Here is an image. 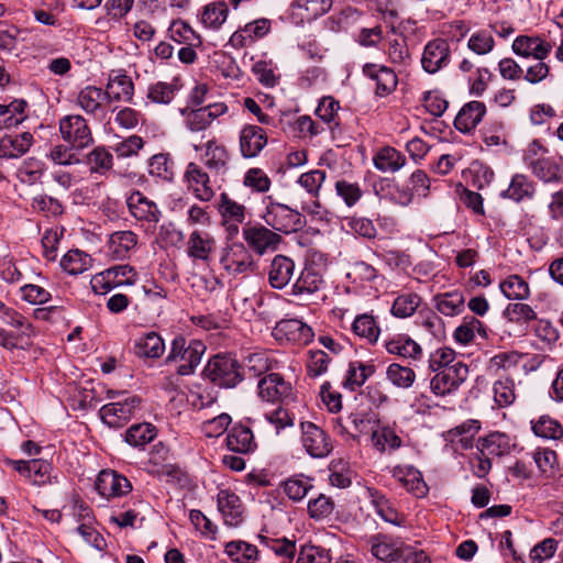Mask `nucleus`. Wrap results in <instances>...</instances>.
Masks as SVG:
<instances>
[{"label": "nucleus", "instance_id": "f257e3e1", "mask_svg": "<svg viewBox=\"0 0 563 563\" xmlns=\"http://www.w3.org/2000/svg\"><path fill=\"white\" fill-rule=\"evenodd\" d=\"M205 351L206 345L200 340L176 336L172 341L166 363H177L179 375H190L200 364Z\"/></svg>", "mask_w": 563, "mask_h": 563}, {"label": "nucleus", "instance_id": "f03ea898", "mask_svg": "<svg viewBox=\"0 0 563 563\" xmlns=\"http://www.w3.org/2000/svg\"><path fill=\"white\" fill-rule=\"evenodd\" d=\"M206 377L214 385L235 387L243 378L238 361L231 356L216 355L205 367Z\"/></svg>", "mask_w": 563, "mask_h": 563}, {"label": "nucleus", "instance_id": "7ed1b4c3", "mask_svg": "<svg viewBox=\"0 0 563 563\" xmlns=\"http://www.w3.org/2000/svg\"><path fill=\"white\" fill-rule=\"evenodd\" d=\"M58 129L62 139L76 150H84L93 142L87 120L79 114H68L59 120Z\"/></svg>", "mask_w": 563, "mask_h": 563}, {"label": "nucleus", "instance_id": "20e7f679", "mask_svg": "<svg viewBox=\"0 0 563 563\" xmlns=\"http://www.w3.org/2000/svg\"><path fill=\"white\" fill-rule=\"evenodd\" d=\"M140 404L141 398L139 396L129 395L122 400L102 406L99 413L102 421L110 428H121L135 415Z\"/></svg>", "mask_w": 563, "mask_h": 563}, {"label": "nucleus", "instance_id": "39448f33", "mask_svg": "<svg viewBox=\"0 0 563 563\" xmlns=\"http://www.w3.org/2000/svg\"><path fill=\"white\" fill-rule=\"evenodd\" d=\"M257 394L262 400L273 404H288L295 399L291 384L277 373H271L258 380Z\"/></svg>", "mask_w": 563, "mask_h": 563}, {"label": "nucleus", "instance_id": "423d86ee", "mask_svg": "<svg viewBox=\"0 0 563 563\" xmlns=\"http://www.w3.org/2000/svg\"><path fill=\"white\" fill-rule=\"evenodd\" d=\"M467 376L468 367L462 362H456L454 366L435 372L430 382L431 391L437 396L450 395L460 388Z\"/></svg>", "mask_w": 563, "mask_h": 563}, {"label": "nucleus", "instance_id": "0eeeda50", "mask_svg": "<svg viewBox=\"0 0 563 563\" xmlns=\"http://www.w3.org/2000/svg\"><path fill=\"white\" fill-rule=\"evenodd\" d=\"M301 443L306 452L314 459H322L332 451V444L328 434L317 424L301 422Z\"/></svg>", "mask_w": 563, "mask_h": 563}, {"label": "nucleus", "instance_id": "6e6552de", "mask_svg": "<svg viewBox=\"0 0 563 563\" xmlns=\"http://www.w3.org/2000/svg\"><path fill=\"white\" fill-rule=\"evenodd\" d=\"M196 152L202 151L201 161L213 174L222 175L229 169L230 154L227 147L216 139L208 140L205 144H192Z\"/></svg>", "mask_w": 563, "mask_h": 563}, {"label": "nucleus", "instance_id": "1a4fd4ad", "mask_svg": "<svg viewBox=\"0 0 563 563\" xmlns=\"http://www.w3.org/2000/svg\"><path fill=\"white\" fill-rule=\"evenodd\" d=\"M272 333L277 341H287L296 344H308L313 338L312 329L295 318L278 321Z\"/></svg>", "mask_w": 563, "mask_h": 563}, {"label": "nucleus", "instance_id": "9d476101", "mask_svg": "<svg viewBox=\"0 0 563 563\" xmlns=\"http://www.w3.org/2000/svg\"><path fill=\"white\" fill-rule=\"evenodd\" d=\"M450 62V46L443 38L430 41L423 49L421 65L429 74H435Z\"/></svg>", "mask_w": 563, "mask_h": 563}, {"label": "nucleus", "instance_id": "9b49d317", "mask_svg": "<svg viewBox=\"0 0 563 563\" xmlns=\"http://www.w3.org/2000/svg\"><path fill=\"white\" fill-rule=\"evenodd\" d=\"M97 492L106 498H114L131 492L129 479L114 471H101L96 481Z\"/></svg>", "mask_w": 563, "mask_h": 563}, {"label": "nucleus", "instance_id": "f8f14e48", "mask_svg": "<svg viewBox=\"0 0 563 563\" xmlns=\"http://www.w3.org/2000/svg\"><path fill=\"white\" fill-rule=\"evenodd\" d=\"M217 501L218 509L227 526L238 527L243 521L244 506L235 493L221 489L218 493Z\"/></svg>", "mask_w": 563, "mask_h": 563}, {"label": "nucleus", "instance_id": "ddd939ff", "mask_svg": "<svg viewBox=\"0 0 563 563\" xmlns=\"http://www.w3.org/2000/svg\"><path fill=\"white\" fill-rule=\"evenodd\" d=\"M393 477L400 485L416 497H423L428 487L423 481L422 474L416 467L410 465H396L390 471Z\"/></svg>", "mask_w": 563, "mask_h": 563}, {"label": "nucleus", "instance_id": "4468645a", "mask_svg": "<svg viewBox=\"0 0 563 563\" xmlns=\"http://www.w3.org/2000/svg\"><path fill=\"white\" fill-rule=\"evenodd\" d=\"M185 180L198 199L209 201L213 197L214 192L210 184V177L198 164L189 163L187 165Z\"/></svg>", "mask_w": 563, "mask_h": 563}, {"label": "nucleus", "instance_id": "2eb2a0df", "mask_svg": "<svg viewBox=\"0 0 563 563\" xmlns=\"http://www.w3.org/2000/svg\"><path fill=\"white\" fill-rule=\"evenodd\" d=\"M266 222L277 231L289 233L300 224V214L284 205L272 203L267 208Z\"/></svg>", "mask_w": 563, "mask_h": 563}, {"label": "nucleus", "instance_id": "dca6fc26", "mask_svg": "<svg viewBox=\"0 0 563 563\" xmlns=\"http://www.w3.org/2000/svg\"><path fill=\"white\" fill-rule=\"evenodd\" d=\"M267 144V134L261 126L245 125L240 132V151L244 158L256 157Z\"/></svg>", "mask_w": 563, "mask_h": 563}, {"label": "nucleus", "instance_id": "f3484780", "mask_svg": "<svg viewBox=\"0 0 563 563\" xmlns=\"http://www.w3.org/2000/svg\"><path fill=\"white\" fill-rule=\"evenodd\" d=\"M271 29V22L267 19H258L245 26L236 30L229 40V44L234 48H243L251 45L255 40L265 36Z\"/></svg>", "mask_w": 563, "mask_h": 563}, {"label": "nucleus", "instance_id": "a211bd4d", "mask_svg": "<svg viewBox=\"0 0 563 563\" xmlns=\"http://www.w3.org/2000/svg\"><path fill=\"white\" fill-rule=\"evenodd\" d=\"M225 442L230 451L239 454L253 453L257 448L251 428L240 423L234 424L228 431Z\"/></svg>", "mask_w": 563, "mask_h": 563}, {"label": "nucleus", "instance_id": "6ab92c4d", "mask_svg": "<svg viewBox=\"0 0 563 563\" xmlns=\"http://www.w3.org/2000/svg\"><path fill=\"white\" fill-rule=\"evenodd\" d=\"M126 205L131 214L137 220L147 222L159 220L161 211L157 205L139 190L133 191L128 197Z\"/></svg>", "mask_w": 563, "mask_h": 563}, {"label": "nucleus", "instance_id": "aec40b11", "mask_svg": "<svg viewBox=\"0 0 563 563\" xmlns=\"http://www.w3.org/2000/svg\"><path fill=\"white\" fill-rule=\"evenodd\" d=\"M363 73L376 84L375 92L378 96H387L393 92L397 86L398 79L395 71L386 66L366 64Z\"/></svg>", "mask_w": 563, "mask_h": 563}, {"label": "nucleus", "instance_id": "412c9836", "mask_svg": "<svg viewBox=\"0 0 563 563\" xmlns=\"http://www.w3.org/2000/svg\"><path fill=\"white\" fill-rule=\"evenodd\" d=\"M512 445L506 433L495 431L486 437L478 438L476 450L485 456L495 457L508 454Z\"/></svg>", "mask_w": 563, "mask_h": 563}, {"label": "nucleus", "instance_id": "4be33fe9", "mask_svg": "<svg viewBox=\"0 0 563 563\" xmlns=\"http://www.w3.org/2000/svg\"><path fill=\"white\" fill-rule=\"evenodd\" d=\"M512 49L519 56H533L537 60H543L550 54L552 46L539 37L520 35L514 41Z\"/></svg>", "mask_w": 563, "mask_h": 563}, {"label": "nucleus", "instance_id": "5701e85b", "mask_svg": "<svg viewBox=\"0 0 563 563\" xmlns=\"http://www.w3.org/2000/svg\"><path fill=\"white\" fill-rule=\"evenodd\" d=\"M486 106L481 101H471L462 107L454 119V126L462 133H468L482 121Z\"/></svg>", "mask_w": 563, "mask_h": 563}, {"label": "nucleus", "instance_id": "b1692460", "mask_svg": "<svg viewBox=\"0 0 563 563\" xmlns=\"http://www.w3.org/2000/svg\"><path fill=\"white\" fill-rule=\"evenodd\" d=\"M385 349L389 354L412 361L422 357V347L407 334H397L385 341Z\"/></svg>", "mask_w": 563, "mask_h": 563}, {"label": "nucleus", "instance_id": "393cba45", "mask_svg": "<svg viewBox=\"0 0 563 563\" xmlns=\"http://www.w3.org/2000/svg\"><path fill=\"white\" fill-rule=\"evenodd\" d=\"M366 545L373 556L380 561H396L400 542H395L385 534H375L366 539Z\"/></svg>", "mask_w": 563, "mask_h": 563}, {"label": "nucleus", "instance_id": "a878e982", "mask_svg": "<svg viewBox=\"0 0 563 563\" xmlns=\"http://www.w3.org/2000/svg\"><path fill=\"white\" fill-rule=\"evenodd\" d=\"M33 143V135L23 132L16 135H4L0 140V157L18 158L24 155Z\"/></svg>", "mask_w": 563, "mask_h": 563}, {"label": "nucleus", "instance_id": "bb28decb", "mask_svg": "<svg viewBox=\"0 0 563 563\" xmlns=\"http://www.w3.org/2000/svg\"><path fill=\"white\" fill-rule=\"evenodd\" d=\"M104 101H108L107 93L96 86H87L82 88L76 97V104L87 114L91 115H97L102 111V104Z\"/></svg>", "mask_w": 563, "mask_h": 563}, {"label": "nucleus", "instance_id": "cd10ccee", "mask_svg": "<svg viewBox=\"0 0 563 563\" xmlns=\"http://www.w3.org/2000/svg\"><path fill=\"white\" fill-rule=\"evenodd\" d=\"M108 102L111 101H123L131 102L134 93V85L128 75H117L110 77L106 86Z\"/></svg>", "mask_w": 563, "mask_h": 563}, {"label": "nucleus", "instance_id": "c85d7f7f", "mask_svg": "<svg viewBox=\"0 0 563 563\" xmlns=\"http://www.w3.org/2000/svg\"><path fill=\"white\" fill-rule=\"evenodd\" d=\"M295 264L292 260L284 255L274 257L268 272V278L272 287L276 289L284 288L291 279Z\"/></svg>", "mask_w": 563, "mask_h": 563}, {"label": "nucleus", "instance_id": "c756f323", "mask_svg": "<svg viewBox=\"0 0 563 563\" xmlns=\"http://www.w3.org/2000/svg\"><path fill=\"white\" fill-rule=\"evenodd\" d=\"M529 168L538 179L545 184L561 180V165L555 157L541 155L540 159L530 163Z\"/></svg>", "mask_w": 563, "mask_h": 563}, {"label": "nucleus", "instance_id": "7c9ffc66", "mask_svg": "<svg viewBox=\"0 0 563 563\" xmlns=\"http://www.w3.org/2000/svg\"><path fill=\"white\" fill-rule=\"evenodd\" d=\"M233 307L239 311L242 317L251 321L256 316V303L258 301V294L245 288H235L231 294Z\"/></svg>", "mask_w": 563, "mask_h": 563}, {"label": "nucleus", "instance_id": "2f4dec72", "mask_svg": "<svg viewBox=\"0 0 563 563\" xmlns=\"http://www.w3.org/2000/svg\"><path fill=\"white\" fill-rule=\"evenodd\" d=\"M291 7L301 21H312L331 9L332 0H296Z\"/></svg>", "mask_w": 563, "mask_h": 563}, {"label": "nucleus", "instance_id": "473e14b6", "mask_svg": "<svg viewBox=\"0 0 563 563\" xmlns=\"http://www.w3.org/2000/svg\"><path fill=\"white\" fill-rule=\"evenodd\" d=\"M375 167L383 173H396L406 165V157L394 147L380 148L373 158Z\"/></svg>", "mask_w": 563, "mask_h": 563}, {"label": "nucleus", "instance_id": "72a5a7b5", "mask_svg": "<svg viewBox=\"0 0 563 563\" xmlns=\"http://www.w3.org/2000/svg\"><path fill=\"white\" fill-rule=\"evenodd\" d=\"M224 553L235 563H255L260 555L255 545L243 540L225 543Z\"/></svg>", "mask_w": 563, "mask_h": 563}, {"label": "nucleus", "instance_id": "f704fd0d", "mask_svg": "<svg viewBox=\"0 0 563 563\" xmlns=\"http://www.w3.org/2000/svg\"><path fill=\"white\" fill-rule=\"evenodd\" d=\"M243 235L250 246H276L280 243V235L261 225H246Z\"/></svg>", "mask_w": 563, "mask_h": 563}, {"label": "nucleus", "instance_id": "c9c22d12", "mask_svg": "<svg viewBox=\"0 0 563 563\" xmlns=\"http://www.w3.org/2000/svg\"><path fill=\"white\" fill-rule=\"evenodd\" d=\"M92 258L80 249H69L60 260V267L70 275H78L91 267Z\"/></svg>", "mask_w": 563, "mask_h": 563}, {"label": "nucleus", "instance_id": "e433bc0d", "mask_svg": "<svg viewBox=\"0 0 563 563\" xmlns=\"http://www.w3.org/2000/svg\"><path fill=\"white\" fill-rule=\"evenodd\" d=\"M165 351V344L156 332H148L136 340L134 353L139 357L157 358Z\"/></svg>", "mask_w": 563, "mask_h": 563}, {"label": "nucleus", "instance_id": "4c0bfd02", "mask_svg": "<svg viewBox=\"0 0 563 563\" xmlns=\"http://www.w3.org/2000/svg\"><path fill=\"white\" fill-rule=\"evenodd\" d=\"M464 296L462 292L454 290L439 294L434 297L438 311L446 317H454L464 310Z\"/></svg>", "mask_w": 563, "mask_h": 563}, {"label": "nucleus", "instance_id": "58836bf2", "mask_svg": "<svg viewBox=\"0 0 563 563\" xmlns=\"http://www.w3.org/2000/svg\"><path fill=\"white\" fill-rule=\"evenodd\" d=\"M375 373V367L372 364L363 363L360 361L352 362L349 365L346 377L343 382L344 388L354 391L361 387L367 378Z\"/></svg>", "mask_w": 563, "mask_h": 563}, {"label": "nucleus", "instance_id": "ea45409f", "mask_svg": "<svg viewBox=\"0 0 563 563\" xmlns=\"http://www.w3.org/2000/svg\"><path fill=\"white\" fill-rule=\"evenodd\" d=\"M220 261L223 267L231 273H243L251 265V256L244 249H223Z\"/></svg>", "mask_w": 563, "mask_h": 563}, {"label": "nucleus", "instance_id": "a19ab883", "mask_svg": "<svg viewBox=\"0 0 563 563\" xmlns=\"http://www.w3.org/2000/svg\"><path fill=\"white\" fill-rule=\"evenodd\" d=\"M168 35L177 44L201 45L200 35L183 20H175L168 27Z\"/></svg>", "mask_w": 563, "mask_h": 563}, {"label": "nucleus", "instance_id": "79ce46f5", "mask_svg": "<svg viewBox=\"0 0 563 563\" xmlns=\"http://www.w3.org/2000/svg\"><path fill=\"white\" fill-rule=\"evenodd\" d=\"M476 333L482 338L487 336L486 330L478 319L473 316L465 317L463 322L455 329L454 339L460 344L466 345L475 339Z\"/></svg>", "mask_w": 563, "mask_h": 563}, {"label": "nucleus", "instance_id": "37998d69", "mask_svg": "<svg viewBox=\"0 0 563 563\" xmlns=\"http://www.w3.org/2000/svg\"><path fill=\"white\" fill-rule=\"evenodd\" d=\"M536 192V185L526 175L516 174L510 181L509 187L503 192L504 197L515 201H521L525 198H532Z\"/></svg>", "mask_w": 563, "mask_h": 563}, {"label": "nucleus", "instance_id": "c03bdc74", "mask_svg": "<svg viewBox=\"0 0 563 563\" xmlns=\"http://www.w3.org/2000/svg\"><path fill=\"white\" fill-rule=\"evenodd\" d=\"M499 289L509 300H525L530 296L528 283L519 275H510L499 284Z\"/></svg>", "mask_w": 563, "mask_h": 563}, {"label": "nucleus", "instance_id": "a18cd8bd", "mask_svg": "<svg viewBox=\"0 0 563 563\" xmlns=\"http://www.w3.org/2000/svg\"><path fill=\"white\" fill-rule=\"evenodd\" d=\"M228 14L229 8L225 2H212L203 8L201 23L206 27L218 30L227 21Z\"/></svg>", "mask_w": 563, "mask_h": 563}, {"label": "nucleus", "instance_id": "49530a36", "mask_svg": "<svg viewBox=\"0 0 563 563\" xmlns=\"http://www.w3.org/2000/svg\"><path fill=\"white\" fill-rule=\"evenodd\" d=\"M156 437L153 424L143 422L131 426L125 432V442L134 448H143Z\"/></svg>", "mask_w": 563, "mask_h": 563}, {"label": "nucleus", "instance_id": "de8ad7c7", "mask_svg": "<svg viewBox=\"0 0 563 563\" xmlns=\"http://www.w3.org/2000/svg\"><path fill=\"white\" fill-rule=\"evenodd\" d=\"M388 382L397 388L408 389L416 382V373L409 366L391 363L386 369Z\"/></svg>", "mask_w": 563, "mask_h": 563}, {"label": "nucleus", "instance_id": "09e8293b", "mask_svg": "<svg viewBox=\"0 0 563 563\" xmlns=\"http://www.w3.org/2000/svg\"><path fill=\"white\" fill-rule=\"evenodd\" d=\"M372 504L376 514L386 522L400 526L404 522V516L399 514L390 501L378 492H371Z\"/></svg>", "mask_w": 563, "mask_h": 563}, {"label": "nucleus", "instance_id": "8fccbe9b", "mask_svg": "<svg viewBox=\"0 0 563 563\" xmlns=\"http://www.w3.org/2000/svg\"><path fill=\"white\" fill-rule=\"evenodd\" d=\"M323 284L320 272L314 268H305L294 285V292L297 295L314 294L323 287Z\"/></svg>", "mask_w": 563, "mask_h": 563}, {"label": "nucleus", "instance_id": "3c124183", "mask_svg": "<svg viewBox=\"0 0 563 563\" xmlns=\"http://www.w3.org/2000/svg\"><path fill=\"white\" fill-rule=\"evenodd\" d=\"M261 542L269 549L274 554L283 559V563H291L296 552V542L286 538L271 539L260 536Z\"/></svg>", "mask_w": 563, "mask_h": 563}, {"label": "nucleus", "instance_id": "603ef678", "mask_svg": "<svg viewBox=\"0 0 563 563\" xmlns=\"http://www.w3.org/2000/svg\"><path fill=\"white\" fill-rule=\"evenodd\" d=\"M371 441L373 446L379 452H385L387 449L397 450L402 445L400 437L389 427L373 431Z\"/></svg>", "mask_w": 563, "mask_h": 563}, {"label": "nucleus", "instance_id": "864d4df0", "mask_svg": "<svg viewBox=\"0 0 563 563\" xmlns=\"http://www.w3.org/2000/svg\"><path fill=\"white\" fill-rule=\"evenodd\" d=\"M421 303V297L413 292L399 295L393 306L391 313L397 318H408L415 313Z\"/></svg>", "mask_w": 563, "mask_h": 563}, {"label": "nucleus", "instance_id": "5fc2aeb1", "mask_svg": "<svg viewBox=\"0 0 563 563\" xmlns=\"http://www.w3.org/2000/svg\"><path fill=\"white\" fill-rule=\"evenodd\" d=\"M178 89L176 79L173 82L158 81L148 87L147 98L155 103L167 104L174 99Z\"/></svg>", "mask_w": 563, "mask_h": 563}, {"label": "nucleus", "instance_id": "6e6d98bb", "mask_svg": "<svg viewBox=\"0 0 563 563\" xmlns=\"http://www.w3.org/2000/svg\"><path fill=\"white\" fill-rule=\"evenodd\" d=\"M494 400L498 407L505 408L516 399L515 382L511 378H500L493 386Z\"/></svg>", "mask_w": 563, "mask_h": 563}, {"label": "nucleus", "instance_id": "4d7b16f0", "mask_svg": "<svg viewBox=\"0 0 563 563\" xmlns=\"http://www.w3.org/2000/svg\"><path fill=\"white\" fill-rule=\"evenodd\" d=\"M219 211L223 221L243 222L245 219V207L223 192L220 196Z\"/></svg>", "mask_w": 563, "mask_h": 563}, {"label": "nucleus", "instance_id": "13d9d810", "mask_svg": "<svg viewBox=\"0 0 563 563\" xmlns=\"http://www.w3.org/2000/svg\"><path fill=\"white\" fill-rule=\"evenodd\" d=\"M87 164L91 173L104 174L111 169L113 157L104 147L97 146L87 155Z\"/></svg>", "mask_w": 563, "mask_h": 563}, {"label": "nucleus", "instance_id": "bf43d9fd", "mask_svg": "<svg viewBox=\"0 0 563 563\" xmlns=\"http://www.w3.org/2000/svg\"><path fill=\"white\" fill-rule=\"evenodd\" d=\"M111 272L103 271L99 274H96L91 280L90 285L95 294L97 295H106L111 291L113 288L121 285H132L134 283L133 279L125 280H114L111 276Z\"/></svg>", "mask_w": 563, "mask_h": 563}, {"label": "nucleus", "instance_id": "052dcab7", "mask_svg": "<svg viewBox=\"0 0 563 563\" xmlns=\"http://www.w3.org/2000/svg\"><path fill=\"white\" fill-rule=\"evenodd\" d=\"M284 493L294 501H299L306 497L312 488L311 481L308 477L294 476L283 484Z\"/></svg>", "mask_w": 563, "mask_h": 563}, {"label": "nucleus", "instance_id": "680f3d73", "mask_svg": "<svg viewBox=\"0 0 563 563\" xmlns=\"http://www.w3.org/2000/svg\"><path fill=\"white\" fill-rule=\"evenodd\" d=\"M44 164L36 158H27L18 168L16 176L21 183L33 185L41 179Z\"/></svg>", "mask_w": 563, "mask_h": 563}, {"label": "nucleus", "instance_id": "e2e57ef3", "mask_svg": "<svg viewBox=\"0 0 563 563\" xmlns=\"http://www.w3.org/2000/svg\"><path fill=\"white\" fill-rule=\"evenodd\" d=\"M52 465L44 460L30 461V475L25 476L32 485L43 486L51 483Z\"/></svg>", "mask_w": 563, "mask_h": 563}, {"label": "nucleus", "instance_id": "0e129e2a", "mask_svg": "<svg viewBox=\"0 0 563 563\" xmlns=\"http://www.w3.org/2000/svg\"><path fill=\"white\" fill-rule=\"evenodd\" d=\"M353 331L356 335L366 339L369 343L377 341L379 329L373 317L367 314L358 316L353 322Z\"/></svg>", "mask_w": 563, "mask_h": 563}, {"label": "nucleus", "instance_id": "69168bd1", "mask_svg": "<svg viewBox=\"0 0 563 563\" xmlns=\"http://www.w3.org/2000/svg\"><path fill=\"white\" fill-rule=\"evenodd\" d=\"M173 161L166 154L154 155L148 163V173L152 176L164 180H172L174 177Z\"/></svg>", "mask_w": 563, "mask_h": 563}, {"label": "nucleus", "instance_id": "338daca9", "mask_svg": "<svg viewBox=\"0 0 563 563\" xmlns=\"http://www.w3.org/2000/svg\"><path fill=\"white\" fill-rule=\"evenodd\" d=\"M232 418L229 413H220L217 417L208 419L201 423V431L208 438H218L229 431Z\"/></svg>", "mask_w": 563, "mask_h": 563}, {"label": "nucleus", "instance_id": "774afa93", "mask_svg": "<svg viewBox=\"0 0 563 563\" xmlns=\"http://www.w3.org/2000/svg\"><path fill=\"white\" fill-rule=\"evenodd\" d=\"M330 552L323 548L306 544L301 548L297 563H331Z\"/></svg>", "mask_w": 563, "mask_h": 563}]
</instances>
